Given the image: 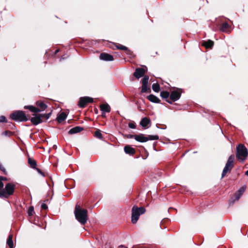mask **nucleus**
<instances>
[{
	"label": "nucleus",
	"instance_id": "f257e3e1",
	"mask_svg": "<svg viewBox=\"0 0 248 248\" xmlns=\"http://www.w3.org/2000/svg\"><path fill=\"white\" fill-rule=\"evenodd\" d=\"M76 219L81 224H85L88 220V211L86 209H81L79 205L77 204L74 211Z\"/></svg>",
	"mask_w": 248,
	"mask_h": 248
},
{
	"label": "nucleus",
	"instance_id": "f03ea898",
	"mask_svg": "<svg viewBox=\"0 0 248 248\" xmlns=\"http://www.w3.org/2000/svg\"><path fill=\"white\" fill-rule=\"evenodd\" d=\"M248 155V152L247 148L243 144H239L236 147V157L237 159L243 162L247 159Z\"/></svg>",
	"mask_w": 248,
	"mask_h": 248
},
{
	"label": "nucleus",
	"instance_id": "7ed1b4c3",
	"mask_svg": "<svg viewBox=\"0 0 248 248\" xmlns=\"http://www.w3.org/2000/svg\"><path fill=\"white\" fill-rule=\"evenodd\" d=\"M145 212V209L143 207H138L134 206L132 209L131 222L133 224L137 223L140 215L143 214Z\"/></svg>",
	"mask_w": 248,
	"mask_h": 248
},
{
	"label": "nucleus",
	"instance_id": "20e7f679",
	"mask_svg": "<svg viewBox=\"0 0 248 248\" xmlns=\"http://www.w3.org/2000/svg\"><path fill=\"white\" fill-rule=\"evenodd\" d=\"M10 118L16 122H26L28 120L25 113L21 110L14 111L10 115Z\"/></svg>",
	"mask_w": 248,
	"mask_h": 248
},
{
	"label": "nucleus",
	"instance_id": "39448f33",
	"mask_svg": "<svg viewBox=\"0 0 248 248\" xmlns=\"http://www.w3.org/2000/svg\"><path fill=\"white\" fill-rule=\"evenodd\" d=\"M234 161V155H232L229 156L226 163L225 166L223 169L221 175L222 178L224 177L228 172L231 171V170L233 167Z\"/></svg>",
	"mask_w": 248,
	"mask_h": 248
},
{
	"label": "nucleus",
	"instance_id": "423d86ee",
	"mask_svg": "<svg viewBox=\"0 0 248 248\" xmlns=\"http://www.w3.org/2000/svg\"><path fill=\"white\" fill-rule=\"evenodd\" d=\"M15 185L11 183H8L6 185L5 188L1 191V193L3 195L2 198H7L12 195L14 192Z\"/></svg>",
	"mask_w": 248,
	"mask_h": 248
},
{
	"label": "nucleus",
	"instance_id": "0eeeda50",
	"mask_svg": "<svg viewBox=\"0 0 248 248\" xmlns=\"http://www.w3.org/2000/svg\"><path fill=\"white\" fill-rule=\"evenodd\" d=\"M159 139V137L157 135H149L148 137H145L142 134L136 135L135 140L140 142H145L149 140H154Z\"/></svg>",
	"mask_w": 248,
	"mask_h": 248
},
{
	"label": "nucleus",
	"instance_id": "6e6552de",
	"mask_svg": "<svg viewBox=\"0 0 248 248\" xmlns=\"http://www.w3.org/2000/svg\"><path fill=\"white\" fill-rule=\"evenodd\" d=\"M93 102V98L91 97L88 96L82 97L80 98L78 105L79 107L83 108L87 104L92 103Z\"/></svg>",
	"mask_w": 248,
	"mask_h": 248
},
{
	"label": "nucleus",
	"instance_id": "1a4fd4ad",
	"mask_svg": "<svg viewBox=\"0 0 248 248\" xmlns=\"http://www.w3.org/2000/svg\"><path fill=\"white\" fill-rule=\"evenodd\" d=\"M245 189L246 187L245 186H243L241 187H240L239 189L234 194V199L231 200V201H230V204H233L235 201H238L244 192Z\"/></svg>",
	"mask_w": 248,
	"mask_h": 248
},
{
	"label": "nucleus",
	"instance_id": "9d476101",
	"mask_svg": "<svg viewBox=\"0 0 248 248\" xmlns=\"http://www.w3.org/2000/svg\"><path fill=\"white\" fill-rule=\"evenodd\" d=\"M181 96L180 93L177 91H173L171 93L170 95V99L171 101L167 100V102L170 104H172V102L178 100Z\"/></svg>",
	"mask_w": 248,
	"mask_h": 248
},
{
	"label": "nucleus",
	"instance_id": "9b49d317",
	"mask_svg": "<svg viewBox=\"0 0 248 248\" xmlns=\"http://www.w3.org/2000/svg\"><path fill=\"white\" fill-rule=\"evenodd\" d=\"M146 72V69L144 68H137L136 69L135 72L134 73V76L139 79L140 78L143 77Z\"/></svg>",
	"mask_w": 248,
	"mask_h": 248
},
{
	"label": "nucleus",
	"instance_id": "f8f14e48",
	"mask_svg": "<svg viewBox=\"0 0 248 248\" xmlns=\"http://www.w3.org/2000/svg\"><path fill=\"white\" fill-rule=\"evenodd\" d=\"M99 58L100 60L105 61H112L113 60L112 55L106 53H101L99 56Z\"/></svg>",
	"mask_w": 248,
	"mask_h": 248
},
{
	"label": "nucleus",
	"instance_id": "ddd939ff",
	"mask_svg": "<svg viewBox=\"0 0 248 248\" xmlns=\"http://www.w3.org/2000/svg\"><path fill=\"white\" fill-rule=\"evenodd\" d=\"M33 115L34 116L31 119V121L34 125H37L42 122V118L41 114H33Z\"/></svg>",
	"mask_w": 248,
	"mask_h": 248
},
{
	"label": "nucleus",
	"instance_id": "4468645a",
	"mask_svg": "<svg viewBox=\"0 0 248 248\" xmlns=\"http://www.w3.org/2000/svg\"><path fill=\"white\" fill-rule=\"evenodd\" d=\"M150 124L151 121L147 117L143 118L140 122V125L144 129L149 128L148 125Z\"/></svg>",
	"mask_w": 248,
	"mask_h": 248
},
{
	"label": "nucleus",
	"instance_id": "2eb2a0df",
	"mask_svg": "<svg viewBox=\"0 0 248 248\" xmlns=\"http://www.w3.org/2000/svg\"><path fill=\"white\" fill-rule=\"evenodd\" d=\"M231 27L227 22L223 23L220 27V31L222 32L229 33L231 31Z\"/></svg>",
	"mask_w": 248,
	"mask_h": 248
},
{
	"label": "nucleus",
	"instance_id": "dca6fc26",
	"mask_svg": "<svg viewBox=\"0 0 248 248\" xmlns=\"http://www.w3.org/2000/svg\"><path fill=\"white\" fill-rule=\"evenodd\" d=\"M100 109L102 112V116H104L106 112H109L110 111V107L107 104H103L100 105Z\"/></svg>",
	"mask_w": 248,
	"mask_h": 248
},
{
	"label": "nucleus",
	"instance_id": "f3484780",
	"mask_svg": "<svg viewBox=\"0 0 248 248\" xmlns=\"http://www.w3.org/2000/svg\"><path fill=\"white\" fill-rule=\"evenodd\" d=\"M36 105L37 107V108H38V112L44 111L47 108L46 105L40 101H37L36 103Z\"/></svg>",
	"mask_w": 248,
	"mask_h": 248
},
{
	"label": "nucleus",
	"instance_id": "a211bd4d",
	"mask_svg": "<svg viewBox=\"0 0 248 248\" xmlns=\"http://www.w3.org/2000/svg\"><path fill=\"white\" fill-rule=\"evenodd\" d=\"M83 130V128L79 126H77L76 127H74L71 129L69 130L68 131V133L69 134H74L77 133H78Z\"/></svg>",
	"mask_w": 248,
	"mask_h": 248
},
{
	"label": "nucleus",
	"instance_id": "6ab92c4d",
	"mask_svg": "<svg viewBox=\"0 0 248 248\" xmlns=\"http://www.w3.org/2000/svg\"><path fill=\"white\" fill-rule=\"evenodd\" d=\"M124 151L126 154L130 155H132L135 153V150L134 148L129 145H126L124 147Z\"/></svg>",
	"mask_w": 248,
	"mask_h": 248
},
{
	"label": "nucleus",
	"instance_id": "aec40b11",
	"mask_svg": "<svg viewBox=\"0 0 248 248\" xmlns=\"http://www.w3.org/2000/svg\"><path fill=\"white\" fill-rule=\"evenodd\" d=\"M147 99L151 102L158 103L160 102V99L156 96L153 94H150L147 96Z\"/></svg>",
	"mask_w": 248,
	"mask_h": 248
},
{
	"label": "nucleus",
	"instance_id": "412c9836",
	"mask_svg": "<svg viewBox=\"0 0 248 248\" xmlns=\"http://www.w3.org/2000/svg\"><path fill=\"white\" fill-rule=\"evenodd\" d=\"M67 117V114L64 112H62L59 114L57 117V120L58 122L61 123L64 121Z\"/></svg>",
	"mask_w": 248,
	"mask_h": 248
},
{
	"label": "nucleus",
	"instance_id": "4be33fe9",
	"mask_svg": "<svg viewBox=\"0 0 248 248\" xmlns=\"http://www.w3.org/2000/svg\"><path fill=\"white\" fill-rule=\"evenodd\" d=\"M13 235L10 234L7 240V244L10 248H14V243L13 241Z\"/></svg>",
	"mask_w": 248,
	"mask_h": 248
},
{
	"label": "nucleus",
	"instance_id": "5701e85b",
	"mask_svg": "<svg viewBox=\"0 0 248 248\" xmlns=\"http://www.w3.org/2000/svg\"><path fill=\"white\" fill-rule=\"evenodd\" d=\"M203 45L206 48H211L214 45V42L211 40H208L207 41H204L203 43Z\"/></svg>",
	"mask_w": 248,
	"mask_h": 248
},
{
	"label": "nucleus",
	"instance_id": "b1692460",
	"mask_svg": "<svg viewBox=\"0 0 248 248\" xmlns=\"http://www.w3.org/2000/svg\"><path fill=\"white\" fill-rule=\"evenodd\" d=\"M28 163L31 168H32V169H36L37 163L34 159L31 158H29Z\"/></svg>",
	"mask_w": 248,
	"mask_h": 248
},
{
	"label": "nucleus",
	"instance_id": "393cba45",
	"mask_svg": "<svg viewBox=\"0 0 248 248\" xmlns=\"http://www.w3.org/2000/svg\"><path fill=\"white\" fill-rule=\"evenodd\" d=\"M24 108L29 109L32 112H38V108H35L32 106H25Z\"/></svg>",
	"mask_w": 248,
	"mask_h": 248
},
{
	"label": "nucleus",
	"instance_id": "a878e982",
	"mask_svg": "<svg viewBox=\"0 0 248 248\" xmlns=\"http://www.w3.org/2000/svg\"><path fill=\"white\" fill-rule=\"evenodd\" d=\"M152 89L155 92H159L160 90L159 85L158 83H154L152 85Z\"/></svg>",
	"mask_w": 248,
	"mask_h": 248
},
{
	"label": "nucleus",
	"instance_id": "bb28decb",
	"mask_svg": "<svg viewBox=\"0 0 248 248\" xmlns=\"http://www.w3.org/2000/svg\"><path fill=\"white\" fill-rule=\"evenodd\" d=\"M160 96L163 98L167 99L170 96V93L167 91H163L160 93Z\"/></svg>",
	"mask_w": 248,
	"mask_h": 248
},
{
	"label": "nucleus",
	"instance_id": "cd10ccee",
	"mask_svg": "<svg viewBox=\"0 0 248 248\" xmlns=\"http://www.w3.org/2000/svg\"><path fill=\"white\" fill-rule=\"evenodd\" d=\"M94 136L95 137H96L99 139H102V135L100 131L99 130L95 131V132L94 133Z\"/></svg>",
	"mask_w": 248,
	"mask_h": 248
},
{
	"label": "nucleus",
	"instance_id": "c85d7f7f",
	"mask_svg": "<svg viewBox=\"0 0 248 248\" xmlns=\"http://www.w3.org/2000/svg\"><path fill=\"white\" fill-rule=\"evenodd\" d=\"M116 47L119 49L126 50V51H129L128 48L126 46H123V45H120V44H119V45H117Z\"/></svg>",
	"mask_w": 248,
	"mask_h": 248
},
{
	"label": "nucleus",
	"instance_id": "c756f323",
	"mask_svg": "<svg viewBox=\"0 0 248 248\" xmlns=\"http://www.w3.org/2000/svg\"><path fill=\"white\" fill-rule=\"evenodd\" d=\"M149 80V77L145 76L142 79V84L147 85Z\"/></svg>",
	"mask_w": 248,
	"mask_h": 248
},
{
	"label": "nucleus",
	"instance_id": "7c9ffc66",
	"mask_svg": "<svg viewBox=\"0 0 248 248\" xmlns=\"http://www.w3.org/2000/svg\"><path fill=\"white\" fill-rule=\"evenodd\" d=\"M28 213L29 216H31L34 213V208L33 206H30L28 211Z\"/></svg>",
	"mask_w": 248,
	"mask_h": 248
},
{
	"label": "nucleus",
	"instance_id": "2f4dec72",
	"mask_svg": "<svg viewBox=\"0 0 248 248\" xmlns=\"http://www.w3.org/2000/svg\"><path fill=\"white\" fill-rule=\"evenodd\" d=\"M147 85L142 84L141 92L146 93L147 91Z\"/></svg>",
	"mask_w": 248,
	"mask_h": 248
},
{
	"label": "nucleus",
	"instance_id": "473e14b6",
	"mask_svg": "<svg viewBox=\"0 0 248 248\" xmlns=\"http://www.w3.org/2000/svg\"><path fill=\"white\" fill-rule=\"evenodd\" d=\"M50 115H51V113H48L44 114H41V117H42V118H45L46 119H48L50 117Z\"/></svg>",
	"mask_w": 248,
	"mask_h": 248
},
{
	"label": "nucleus",
	"instance_id": "72a5a7b5",
	"mask_svg": "<svg viewBox=\"0 0 248 248\" xmlns=\"http://www.w3.org/2000/svg\"><path fill=\"white\" fill-rule=\"evenodd\" d=\"M12 134V132L9 131H5L2 133V135L5 136H9Z\"/></svg>",
	"mask_w": 248,
	"mask_h": 248
},
{
	"label": "nucleus",
	"instance_id": "f704fd0d",
	"mask_svg": "<svg viewBox=\"0 0 248 248\" xmlns=\"http://www.w3.org/2000/svg\"><path fill=\"white\" fill-rule=\"evenodd\" d=\"M124 137L127 139H132L134 138L135 139L136 135H131V134H128V135H125Z\"/></svg>",
	"mask_w": 248,
	"mask_h": 248
},
{
	"label": "nucleus",
	"instance_id": "c9c22d12",
	"mask_svg": "<svg viewBox=\"0 0 248 248\" xmlns=\"http://www.w3.org/2000/svg\"><path fill=\"white\" fill-rule=\"evenodd\" d=\"M128 126L132 129L136 128V125L134 123H129L128 124Z\"/></svg>",
	"mask_w": 248,
	"mask_h": 248
},
{
	"label": "nucleus",
	"instance_id": "e433bc0d",
	"mask_svg": "<svg viewBox=\"0 0 248 248\" xmlns=\"http://www.w3.org/2000/svg\"><path fill=\"white\" fill-rule=\"evenodd\" d=\"M0 170H1L4 173V174H6V170L1 163H0Z\"/></svg>",
	"mask_w": 248,
	"mask_h": 248
},
{
	"label": "nucleus",
	"instance_id": "4c0bfd02",
	"mask_svg": "<svg viewBox=\"0 0 248 248\" xmlns=\"http://www.w3.org/2000/svg\"><path fill=\"white\" fill-rule=\"evenodd\" d=\"M6 122V117L4 116H0V123H3Z\"/></svg>",
	"mask_w": 248,
	"mask_h": 248
},
{
	"label": "nucleus",
	"instance_id": "58836bf2",
	"mask_svg": "<svg viewBox=\"0 0 248 248\" xmlns=\"http://www.w3.org/2000/svg\"><path fill=\"white\" fill-rule=\"evenodd\" d=\"M37 171V172L40 174H41L42 176H45V174L44 173L41 171V170L38 168H36V169H35Z\"/></svg>",
	"mask_w": 248,
	"mask_h": 248
},
{
	"label": "nucleus",
	"instance_id": "ea45409f",
	"mask_svg": "<svg viewBox=\"0 0 248 248\" xmlns=\"http://www.w3.org/2000/svg\"><path fill=\"white\" fill-rule=\"evenodd\" d=\"M41 208L44 210H46L47 208V206L46 203H42L41 204Z\"/></svg>",
	"mask_w": 248,
	"mask_h": 248
},
{
	"label": "nucleus",
	"instance_id": "a19ab883",
	"mask_svg": "<svg viewBox=\"0 0 248 248\" xmlns=\"http://www.w3.org/2000/svg\"><path fill=\"white\" fill-rule=\"evenodd\" d=\"M3 186L2 182H1V180L0 179V189L3 187Z\"/></svg>",
	"mask_w": 248,
	"mask_h": 248
},
{
	"label": "nucleus",
	"instance_id": "79ce46f5",
	"mask_svg": "<svg viewBox=\"0 0 248 248\" xmlns=\"http://www.w3.org/2000/svg\"><path fill=\"white\" fill-rule=\"evenodd\" d=\"M0 179L1 180V182H2V180H6V178L3 176H0Z\"/></svg>",
	"mask_w": 248,
	"mask_h": 248
},
{
	"label": "nucleus",
	"instance_id": "37998d69",
	"mask_svg": "<svg viewBox=\"0 0 248 248\" xmlns=\"http://www.w3.org/2000/svg\"><path fill=\"white\" fill-rule=\"evenodd\" d=\"M2 196H3V195L1 193V191H0V198H2Z\"/></svg>",
	"mask_w": 248,
	"mask_h": 248
},
{
	"label": "nucleus",
	"instance_id": "c03bdc74",
	"mask_svg": "<svg viewBox=\"0 0 248 248\" xmlns=\"http://www.w3.org/2000/svg\"><path fill=\"white\" fill-rule=\"evenodd\" d=\"M120 247L124 248H126V247H124L123 245L120 246Z\"/></svg>",
	"mask_w": 248,
	"mask_h": 248
},
{
	"label": "nucleus",
	"instance_id": "a18cd8bd",
	"mask_svg": "<svg viewBox=\"0 0 248 248\" xmlns=\"http://www.w3.org/2000/svg\"><path fill=\"white\" fill-rule=\"evenodd\" d=\"M59 51V50H56V51H55V53H57Z\"/></svg>",
	"mask_w": 248,
	"mask_h": 248
},
{
	"label": "nucleus",
	"instance_id": "49530a36",
	"mask_svg": "<svg viewBox=\"0 0 248 248\" xmlns=\"http://www.w3.org/2000/svg\"><path fill=\"white\" fill-rule=\"evenodd\" d=\"M62 59H64V58H63L62 57L61 58L60 60H62Z\"/></svg>",
	"mask_w": 248,
	"mask_h": 248
}]
</instances>
